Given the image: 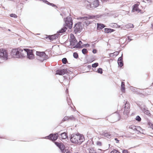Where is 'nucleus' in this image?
Listing matches in <instances>:
<instances>
[{
    "instance_id": "obj_1",
    "label": "nucleus",
    "mask_w": 153,
    "mask_h": 153,
    "mask_svg": "<svg viewBox=\"0 0 153 153\" xmlns=\"http://www.w3.org/2000/svg\"><path fill=\"white\" fill-rule=\"evenodd\" d=\"M70 140L72 143L81 144L84 141L85 139L83 135L78 133L71 134Z\"/></svg>"
},
{
    "instance_id": "obj_2",
    "label": "nucleus",
    "mask_w": 153,
    "mask_h": 153,
    "mask_svg": "<svg viewBox=\"0 0 153 153\" xmlns=\"http://www.w3.org/2000/svg\"><path fill=\"white\" fill-rule=\"evenodd\" d=\"M64 20L65 22V25L64 27L57 32L59 33H63L65 32L67 29V27L69 29H71L72 27L73 23L71 17L68 16L66 18H64Z\"/></svg>"
},
{
    "instance_id": "obj_3",
    "label": "nucleus",
    "mask_w": 153,
    "mask_h": 153,
    "mask_svg": "<svg viewBox=\"0 0 153 153\" xmlns=\"http://www.w3.org/2000/svg\"><path fill=\"white\" fill-rule=\"evenodd\" d=\"M85 3L86 4L88 9H93L97 7L99 5L98 0H85Z\"/></svg>"
},
{
    "instance_id": "obj_4",
    "label": "nucleus",
    "mask_w": 153,
    "mask_h": 153,
    "mask_svg": "<svg viewBox=\"0 0 153 153\" xmlns=\"http://www.w3.org/2000/svg\"><path fill=\"white\" fill-rule=\"evenodd\" d=\"M8 53L4 49H0V63L3 62L8 59Z\"/></svg>"
},
{
    "instance_id": "obj_5",
    "label": "nucleus",
    "mask_w": 153,
    "mask_h": 153,
    "mask_svg": "<svg viewBox=\"0 0 153 153\" xmlns=\"http://www.w3.org/2000/svg\"><path fill=\"white\" fill-rule=\"evenodd\" d=\"M82 22H79L76 23L73 27L74 33L77 34L78 33H80L82 29Z\"/></svg>"
},
{
    "instance_id": "obj_6",
    "label": "nucleus",
    "mask_w": 153,
    "mask_h": 153,
    "mask_svg": "<svg viewBox=\"0 0 153 153\" xmlns=\"http://www.w3.org/2000/svg\"><path fill=\"white\" fill-rule=\"evenodd\" d=\"M26 49H27V48L18 49L17 58H21L25 57L27 54V50Z\"/></svg>"
},
{
    "instance_id": "obj_7",
    "label": "nucleus",
    "mask_w": 153,
    "mask_h": 153,
    "mask_svg": "<svg viewBox=\"0 0 153 153\" xmlns=\"http://www.w3.org/2000/svg\"><path fill=\"white\" fill-rule=\"evenodd\" d=\"M58 133L55 134H51L48 136L45 137L44 138L46 139H48L53 141H55L58 137Z\"/></svg>"
},
{
    "instance_id": "obj_8",
    "label": "nucleus",
    "mask_w": 153,
    "mask_h": 153,
    "mask_svg": "<svg viewBox=\"0 0 153 153\" xmlns=\"http://www.w3.org/2000/svg\"><path fill=\"white\" fill-rule=\"evenodd\" d=\"M27 57L29 59H33L34 55L32 52V51L27 49Z\"/></svg>"
},
{
    "instance_id": "obj_9",
    "label": "nucleus",
    "mask_w": 153,
    "mask_h": 153,
    "mask_svg": "<svg viewBox=\"0 0 153 153\" xmlns=\"http://www.w3.org/2000/svg\"><path fill=\"white\" fill-rule=\"evenodd\" d=\"M101 15H88L87 17H82L81 18L82 19H97L98 18H99Z\"/></svg>"
},
{
    "instance_id": "obj_10",
    "label": "nucleus",
    "mask_w": 153,
    "mask_h": 153,
    "mask_svg": "<svg viewBox=\"0 0 153 153\" xmlns=\"http://www.w3.org/2000/svg\"><path fill=\"white\" fill-rule=\"evenodd\" d=\"M87 17V16L79 17L78 18V19H80L81 20H82V22H84V24H83V25H85L86 26H88L91 24L92 23V22H91L88 20L89 19H82L81 18V17Z\"/></svg>"
},
{
    "instance_id": "obj_11",
    "label": "nucleus",
    "mask_w": 153,
    "mask_h": 153,
    "mask_svg": "<svg viewBox=\"0 0 153 153\" xmlns=\"http://www.w3.org/2000/svg\"><path fill=\"white\" fill-rule=\"evenodd\" d=\"M130 107L129 106L127 102L126 103L124 107V111L123 114L124 115H128L129 112Z\"/></svg>"
},
{
    "instance_id": "obj_12",
    "label": "nucleus",
    "mask_w": 153,
    "mask_h": 153,
    "mask_svg": "<svg viewBox=\"0 0 153 153\" xmlns=\"http://www.w3.org/2000/svg\"><path fill=\"white\" fill-rule=\"evenodd\" d=\"M112 117L113 119V122H114L119 120L120 118V116L118 113H115L113 114L112 116Z\"/></svg>"
},
{
    "instance_id": "obj_13",
    "label": "nucleus",
    "mask_w": 153,
    "mask_h": 153,
    "mask_svg": "<svg viewBox=\"0 0 153 153\" xmlns=\"http://www.w3.org/2000/svg\"><path fill=\"white\" fill-rule=\"evenodd\" d=\"M89 153H103L102 150L100 149H99L97 151H96L92 147H90L88 148Z\"/></svg>"
},
{
    "instance_id": "obj_14",
    "label": "nucleus",
    "mask_w": 153,
    "mask_h": 153,
    "mask_svg": "<svg viewBox=\"0 0 153 153\" xmlns=\"http://www.w3.org/2000/svg\"><path fill=\"white\" fill-rule=\"evenodd\" d=\"M54 143L60 149L61 152H63L65 148L64 145L62 143L57 142H55Z\"/></svg>"
},
{
    "instance_id": "obj_15",
    "label": "nucleus",
    "mask_w": 153,
    "mask_h": 153,
    "mask_svg": "<svg viewBox=\"0 0 153 153\" xmlns=\"http://www.w3.org/2000/svg\"><path fill=\"white\" fill-rule=\"evenodd\" d=\"M140 4V2H138L137 4H134L132 11H138V12L140 11L141 10L139 9L138 7Z\"/></svg>"
},
{
    "instance_id": "obj_16",
    "label": "nucleus",
    "mask_w": 153,
    "mask_h": 153,
    "mask_svg": "<svg viewBox=\"0 0 153 153\" xmlns=\"http://www.w3.org/2000/svg\"><path fill=\"white\" fill-rule=\"evenodd\" d=\"M59 35V34L58 33L54 34L52 35H49L48 36V37L50 40H53L58 38Z\"/></svg>"
},
{
    "instance_id": "obj_17",
    "label": "nucleus",
    "mask_w": 153,
    "mask_h": 153,
    "mask_svg": "<svg viewBox=\"0 0 153 153\" xmlns=\"http://www.w3.org/2000/svg\"><path fill=\"white\" fill-rule=\"evenodd\" d=\"M70 45L72 46H74L77 42V41L74 36L71 37L70 41Z\"/></svg>"
},
{
    "instance_id": "obj_18",
    "label": "nucleus",
    "mask_w": 153,
    "mask_h": 153,
    "mask_svg": "<svg viewBox=\"0 0 153 153\" xmlns=\"http://www.w3.org/2000/svg\"><path fill=\"white\" fill-rule=\"evenodd\" d=\"M17 49L16 50L15 49H13L11 53L10 54L14 58H17Z\"/></svg>"
},
{
    "instance_id": "obj_19",
    "label": "nucleus",
    "mask_w": 153,
    "mask_h": 153,
    "mask_svg": "<svg viewBox=\"0 0 153 153\" xmlns=\"http://www.w3.org/2000/svg\"><path fill=\"white\" fill-rule=\"evenodd\" d=\"M102 135L108 138H111L113 136V135L111 134L110 133L107 132H103Z\"/></svg>"
},
{
    "instance_id": "obj_20",
    "label": "nucleus",
    "mask_w": 153,
    "mask_h": 153,
    "mask_svg": "<svg viewBox=\"0 0 153 153\" xmlns=\"http://www.w3.org/2000/svg\"><path fill=\"white\" fill-rule=\"evenodd\" d=\"M60 136H59V138L62 139H65L68 137L67 133L65 132H63L61 134Z\"/></svg>"
},
{
    "instance_id": "obj_21",
    "label": "nucleus",
    "mask_w": 153,
    "mask_h": 153,
    "mask_svg": "<svg viewBox=\"0 0 153 153\" xmlns=\"http://www.w3.org/2000/svg\"><path fill=\"white\" fill-rule=\"evenodd\" d=\"M142 111L145 114L149 116L150 115V111L147 110L146 108H141Z\"/></svg>"
},
{
    "instance_id": "obj_22",
    "label": "nucleus",
    "mask_w": 153,
    "mask_h": 153,
    "mask_svg": "<svg viewBox=\"0 0 153 153\" xmlns=\"http://www.w3.org/2000/svg\"><path fill=\"white\" fill-rule=\"evenodd\" d=\"M56 74L62 75L65 74V72L63 71V69L62 70L59 69L56 71Z\"/></svg>"
},
{
    "instance_id": "obj_23",
    "label": "nucleus",
    "mask_w": 153,
    "mask_h": 153,
    "mask_svg": "<svg viewBox=\"0 0 153 153\" xmlns=\"http://www.w3.org/2000/svg\"><path fill=\"white\" fill-rule=\"evenodd\" d=\"M36 54L39 57H43L45 55V53L44 52L36 51Z\"/></svg>"
},
{
    "instance_id": "obj_24",
    "label": "nucleus",
    "mask_w": 153,
    "mask_h": 153,
    "mask_svg": "<svg viewBox=\"0 0 153 153\" xmlns=\"http://www.w3.org/2000/svg\"><path fill=\"white\" fill-rule=\"evenodd\" d=\"M105 25L103 24L100 23L97 24V28L98 30H102L105 27Z\"/></svg>"
},
{
    "instance_id": "obj_25",
    "label": "nucleus",
    "mask_w": 153,
    "mask_h": 153,
    "mask_svg": "<svg viewBox=\"0 0 153 153\" xmlns=\"http://www.w3.org/2000/svg\"><path fill=\"white\" fill-rule=\"evenodd\" d=\"M104 30L105 32L106 33H111L114 31V30L113 29L108 28H105Z\"/></svg>"
},
{
    "instance_id": "obj_26",
    "label": "nucleus",
    "mask_w": 153,
    "mask_h": 153,
    "mask_svg": "<svg viewBox=\"0 0 153 153\" xmlns=\"http://www.w3.org/2000/svg\"><path fill=\"white\" fill-rule=\"evenodd\" d=\"M119 53V52L118 51H115L113 53H111L110 54V56H113L115 57L117 55H118Z\"/></svg>"
},
{
    "instance_id": "obj_27",
    "label": "nucleus",
    "mask_w": 153,
    "mask_h": 153,
    "mask_svg": "<svg viewBox=\"0 0 153 153\" xmlns=\"http://www.w3.org/2000/svg\"><path fill=\"white\" fill-rule=\"evenodd\" d=\"M125 83L124 82H122L121 84V90L122 92H123L125 90Z\"/></svg>"
},
{
    "instance_id": "obj_28",
    "label": "nucleus",
    "mask_w": 153,
    "mask_h": 153,
    "mask_svg": "<svg viewBox=\"0 0 153 153\" xmlns=\"http://www.w3.org/2000/svg\"><path fill=\"white\" fill-rule=\"evenodd\" d=\"M125 27L127 28H133L134 27L133 24L131 23H129L127 25H125Z\"/></svg>"
},
{
    "instance_id": "obj_29",
    "label": "nucleus",
    "mask_w": 153,
    "mask_h": 153,
    "mask_svg": "<svg viewBox=\"0 0 153 153\" xmlns=\"http://www.w3.org/2000/svg\"><path fill=\"white\" fill-rule=\"evenodd\" d=\"M82 47H83L81 46L80 44L78 42L75 46H74L73 48H82Z\"/></svg>"
},
{
    "instance_id": "obj_30",
    "label": "nucleus",
    "mask_w": 153,
    "mask_h": 153,
    "mask_svg": "<svg viewBox=\"0 0 153 153\" xmlns=\"http://www.w3.org/2000/svg\"><path fill=\"white\" fill-rule=\"evenodd\" d=\"M63 71H64V72H65V74H70V73H72L71 71H70L69 70L67 69H63Z\"/></svg>"
},
{
    "instance_id": "obj_31",
    "label": "nucleus",
    "mask_w": 153,
    "mask_h": 153,
    "mask_svg": "<svg viewBox=\"0 0 153 153\" xmlns=\"http://www.w3.org/2000/svg\"><path fill=\"white\" fill-rule=\"evenodd\" d=\"M136 126L132 125L129 126V128L131 129L134 130L136 131V129H137L136 128Z\"/></svg>"
},
{
    "instance_id": "obj_32",
    "label": "nucleus",
    "mask_w": 153,
    "mask_h": 153,
    "mask_svg": "<svg viewBox=\"0 0 153 153\" xmlns=\"http://www.w3.org/2000/svg\"><path fill=\"white\" fill-rule=\"evenodd\" d=\"M82 53L84 55L85 54L88 52L87 49L86 48H83L82 51Z\"/></svg>"
},
{
    "instance_id": "obj_33",
    "label": "nucleus",
    "mask_w": 153,
    "mask_h": 153,
    "mask_svg": "<svg viewBox=\"0 0 153 153\" xmlns=\"http://www.w3.org/2000/svg\"><path fill=\"white\" fill-rule=\"evenodd\" d=\"M117 63L119 66L122 67L123 66V61H117Z\"/></svg>"
},
{
    "instance_id": "obj_34",
    "label": "nucleus",
    "mask_w": 153,
    "mask_h": 153,
    "mask_svg": "<svg viewBox=\"0 0 153 153\" xmlns=\"http://www.w3.org/2000/svg\"><path fill=\"white\" fill-rule=\"evenodd\" d=\"M69 120L75 121L76 119L73 115H71L70 117H69Z\"/></svg>"
},
{
    "instance_id": "obj_35",
    "label": "nucleus",
    "mask_w": 153,
    "mask_h": 153,
    "mask_svg": "<svg viewBox=\"0 0 153 153\" xmlns=\"http://www.w3.org/2000/svg\"><path fill=\"white\" fill-rule=\"evenodd\" d=\"M73 55L74 58L76 59H77L79 57L78 54L76 52L74 53Z\"/></svg>"
},
{
    "instance_id": "obj_36",
    "label": "nucleus",
    "mask_w": 153,
    "mask_h": 153,
    "mask_svg": "<svg viewBox=\"0 0 153 153\" xmlns=\"http://www.w3.org/2000/svg\"><path fill=\"white\" fill-rule=\"evenodd\" d=\"M97 72L98 73H100V74H102V68H99L97 71Z\"/></svg>"
},
{
    "instance_id": "obj_37",
    "label": "nucleus",
    "mask_w": 153,
    "mask_h": 153,
    "mask_svg": "<svg viewBox=\"0 0 153 153\" xmlns=\"http://www.w3.org/2000/svg\"><path fill=\"white\" fill-rule=\"evenodd\" d=\"M62 63L64 64H66L67 62L68 61L67 59L66 58H64L62 59Z\"/></svg>"
},
{
    "instance_id": "obj_38",
    "label": "nucleus",
    "mask_w": 153,
    "mask_h": 153,
    "mask_svg": "<svg viewBox=\"0 0 153 153\" xmlns=\"http://www.w3.org/2000/svg\"><path fill=\"white\" fill-rule=\"evenodd\" d=\"M135 119L138 122H140L141 120V118L139 116H137L136 117Z\"/></svg>"
},
{
    "instance_id": "obj_39",
    "label": "nucleus",
    "mask_w": 153,
    "mask_h": 153,
    "mask_svg": "<svg viewBox=\"0 0 153 153\" xmlns=\"http://www.w3.org/2000/svg\"><path fill=\"white\" fill-rule=\"evenodd\" d=\"M99 64L98 63H95L92 65V67L93 68H95L98 66Z\"/></svg>"
},
{
    "instance_id": "obj_40",
    "label": "nucleus",
    "mask_w": 153,
    "mask_h": 153,
    "mask_svg": "<svg viewBox=\"0 0 153 153\" xmlns=\"http://www.w3.org/2000/svg\"><path fill=\"white\" fill-rule=\"evenodd\" d=\"M69 120V117L68 116H65L64 117L63 119L62 120V121L63 122H64L65 121L68 120Z\"/></svg>"
},
{
    "instance_id": "obj_41",
    "label": "nucleus",
    "mask_w": 153,
    "mask_h": 153,
    "mask_svg": "<svg viewBox=\"0 0 153 153\" xmlns=\"http://www.w3.org/2000/svg\"><path fill=\"white\" fill-rule=\"evenodd\" d=\"M10 16L12 17H13L15 18H17V16L15 14L12 13L10 15Z\"/></svg>"
},
{
    "instance_id": "obj_42",
    "label": "nucleus",
    "mask_w": 153,
    "mask_h": 153,
    "mask_svg": "<svg viewBox=\"0 0 153 153\" xmlns=\"http://www.w3.org/2000/svg\"><path fill=\"white\" fill-rule=\"evenodd\" d=\"M110 153H120L116 149H114Z\"/></svg>"
},
{
    "instance_id": "obj_43",
    "label": "nucleus",
    "mask_w": 153,
    "mask_h": 153,
    "mask_svg": "<svg viewBox=\"0 0 153 153\" xmlns=\"http://www.w3.org/2000/svg\"><path fill=\"white\" fill-rule=\"evenodd\" d=\"M123 54L122 53L121 56L119 57L117 61H123Z\"/></svg>"
},
{
    "instance_id": "obj_44",
    "label": "nucleus",
    "mask_w": 153,
    "mask_h": 153,
    "mask_svg": "<svg viewBox=\"0 0 153 153\" xmlns=\"http://www.w3.org/2000/svg\"><path fill=\"white\" fill-rule=\"evenodd\" d=\"M96 144L97 146H102L101 142L99 141H97L96 143Z\"/></svg>"
},
{
    "instance_id": "obj_45",
    "label": "nucleus",
    "mask_w": 153,
    "mask_h": 153,
    "mask_svg": "<svg viewBox=\"0 0 153 153\" xmlns=\"http://www.w3.org/2000/svg\"><path fill=\"white\" fill-rule=\"evenodd\" d=\"M63 152V153H71L70 152L66 149H64Z\"/></svg>"
},
{
    "instance_id": "obj_46",
    "label": "nucleus",
    "mask_w": 153,
    "mask_h": 153,
    "mask_svg": "<svg viewBox=\"0 0 153 153\" xmlns=\"http://www.w3.org/2000/svg\"><path fill=\"white\" fill-rule=\"evenodd\" d=\"M136 128L137 129H136V131H139L141 129V128L140 126H137Z\"/></svg>"
},
{
    "instance_id": "obj_47",
    "label": "nucleus",
    "mask_w": 153,
    "mask_h": 153,
    "mask_svg": "<svg viewBox=\"0 0 153 153\" xmlns=\"http://www.w3.org/2000/svg\"><path fill=\"white\" fill-rule=\"evenodd\" d=\"M97 50L96 49H94L92 51V52L94 53H97Z\"/></svg>"
},
{
    "instance_id": "obj_48",
    "label": "nucleus",
    "mask_w": 153,
    "mask_h": 153,
    "mask_svg": "<svg viewBox=\"0 0 153 153\" xmlns=\"http://www.w3.org/2000/svg\"><path fill=\"white\" fill-rule=\"evenodd\" d=\"M67 101L68 105H70L71 103V102H70V99H69V100H68V98L67 97Z\"/></svg>"
},
{
    "instance_id": "obj_49",
    "label": "nucleus",
    "mask_w": 153,
    "mask_h": 153,
    "mask_svg": "<svg viewBox=\"0 0 153 153\" xmlns=\"http://www.w3.org/2000/svg\"><path fill=\"white\" fill-rule=\"evenodd\" d=\"M114 140H115L116 141V143H118L119 142V140H118L117 138H115Z\"/></svg>"
},
{
    "instance_id": "obj_50",
    "label": "nucleus",
    "mask_w": 153,
    "mask_h": 153,
    "mask_svg": "<svg viewBox=\"0 0 153 153\" xmlns=\"http://www.w3.org/2000/svg\"><path fill=\"white\" fill-rule=\"evenodd\" d=\"M85 46H87L88 47L90 46V45L88 44H86L84 45Z\"/></svg>"
},
{
    "instance_id": "obj_51",
    "label": "nucleus",
    "mask_w": 153,
    "mask_h": 153,
    "mask_svg": "<svg viewBox=\"0 0 153 153\" xmlns=\"http://www.w3.org/2000/svg\"><path fill=\"white\" fill-rule=\"evenodd\" d=\"M128 39L129 40V41H128V42H130V41H131L132 39H130L129 36H128Z\"/></svg>"
},
{
    "instance_id": "obj_52",
    "label": "nucleus",
    "mask_w": 153,
    "mask_h": 153,
    "mask_svg": "<svg viewBox=\"0 0 153 153\" xmlns=\"http://www.w3.org/2000/svg\"><path fill=\"white\" fill-rule=\"evenodd\" d=\"M78 42L80 44V45L82 44V42L81 41H79Z\"/></svg>"
},
{
    "instance_id": "obj_53",
    "label": "nucleus",
    "mask_w": 153,
    "mask_h": 153,
    "mask_svg": "<svg viewBox=\"0 0 153 153\" xmlns=\"http://www.w3.org/2000/svg\"><path fill=\"white\" fill-rule=\"evenodd\" d=\"M92 24L93 25H96V23H95L93 22L92 23Z\"/></svg>"
},
{
    "instance_id": "obj_54",
    "label": "nucleus",
    "mask_w": 153,
    "mask_h": 153,
    "mask_svg": "<svg viewBox=\"0 0 153 153\" xmlns=\"http://www.w3.org/2000/svg\"><path fill=\"white\" fill-rule=\"evenodd\" d=\"M147 1L151 2L152 1V0H147Z\"/></svg>"
},
{
    "instance_id": "obj_55",
    "label": "nucleus",
    "mask_w": 153,
    "mask_h": 153,
    "mask_svg": "<svg viewBox=\"0 0 153 153\" xmlns=\"http://www.w3.org/2000/svg\"><path fill=\"white\" fill-rule=\"evenodd\" d=\"M114 26L116 27V26L117 25V24L116 23H114Z\"/></svg>"
},
{
    "instance_id": "obj_56",
    "label": "nucleus",
    "mask_w": 153,
    "mask_h": 153,
    "mask_svg": "<svg viewBox=\"0 0 153 153\" xmlns=\"http://www.w3.org/2000/svg\"><path fill=\"white\" fill-rule=\"evenodd\" d=\"M89 143V142H88V141L87 143H86V145H87V146H88V143Z\"/></svg>"
},
{
    "instance_id": "obj_57",
    "label": "nucleus",
    "mask_w": 153,
    "mask_h": 153,
    "mask_svg": "<svg viewBox=\"0 0 153 153\" xmlns=\"http://www.w3.org/2000/svg\"><path fill=\"white\" fill-rule=\"evenodd\" d=\"M152 27L153 29V25H152Z\"/></svg>"
},
{
    "instance_id": "obj_58",
    "label": "nucleus",
    "mask_w": 153,
    "mask_h": 153,
    "mask_svg": "<svg viewBox=\"0 0 153 153\" xmlns=\"http://www.w3.org/2000/svg\"><path fill=\"white\" fill-rule=\"evenodd\" d=\"M60 15H61V16H62V13H60Z\"/></svg>"
},
{
    "instance_id": "obj_59",
    "label": "nucleus",
    "mask_w": 153,
    "mask_h": 153,
    "mask_svg": "<svg viewBox=\"0 0 153 153\" xmlns=\"http://www.w3.org/2000/svg\"><path fill=\"white\" fill-rule=\"evenodd\" d=\"M102 1H107V0H102Z\"/></svg>"
},
{
    "instance_id": "obj_60",
    "label": "nucleus",
    "mask_w": 153,
    "mask_h": 153,
    "mask_svg": "<svg viewBox=\"0 0 153 153\" xmlns=\"http://www.w3.org/2000/svg\"><path fill=\"white\" fill-rule=\"evenodd\" d=\"M97 42H98V41H97V40H96V41H95V42H97Z\"/></svg>"
},
{
    "instance_id": "obj_61",
    "label": "nucleus",
    "mask_w": 153,
    "mask_h": 153,
    "mask_svg": "<svg viewBox=\"0 0 153 153\" xmlns=\"http://www.w3.org/2000/svg\"><path fill=\"white\" fill-rule=\"evenodd\" d=\"M75 153H79V152H75Z\"/></svg>"
},
{
    "instance_id": "obj_62",
    "label": "nucleus",
    "mask_w": 153,
    "mask_h": 153,
    "mask_svg": "<svg viewBox=\"0 0 153 153\" xmlns=\"http://www.w3.org/2000/svg\"><path fill=\"white\" fill-rule=\"evenodd\" d=\"M143 2H145L144 0H143Z\"/></svg>"
},
{
    "instance_id": "obj_63",
    "label": "nucleus",
    "mask_w": 153,
    "mask_h": 153,
    "mask_svg": "<svg viewBox=\"0 0 153 153\" xmlns=\"http://www.w3.org/2000/svg\"><path fill=\"white\" fill-rule=\"evenodd\" d=\"M93 46L94 47V45H93Z\"/></svg>"
},
{
    "instance_id": "obj_64",
    "label": "nucleus",
    "mask_w": 153,
    "mask_h": 153,
    "mask_svg": "<svg viewBox=\"0 0 153 153\" xmlns=\"http://www.w3.org/2000/svg\"><path fill=\"white\" fill-rule=\"evenodd\" d=\"M8 30H9V31H10V29H8Z\"/></svg>"
}]
</instances>
